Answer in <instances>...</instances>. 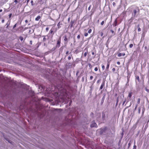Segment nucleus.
<instances>
[{
    "label": "nucleus",
    "instance_id": "f257e3e1",
    "mask_svg": "<svg viewBox=\"0 0 149 149\" xmlns=\"http://www.w3.org/2000/svg\"><path fill=\"white\" fill-rule=\"evenodd\" d=\"M68 95L67 91L65 89H61L59 92V97L63 100H64Z\"/></svg>",
    "mask_w": 149,
    "mask_h": 149
},
{
    "label": "nucleus",
    "instance_id": "f03ea898",
    "mask_svg": "<svg viewBox=\"0 0 149 149\" xmlns=\"http://www.w3.org/2000/svg\"><path fill=\"white\" fill-rule=\"evenodd\" d=\"M140 9L139 7L136 6L132 10V16L134 17L136 16V13H140Z\"/></svg>",
    "mask_w": 149,
    "mask_h": 149
},
{
    "label": "nucleus",
    "instance_id": "7ed1b4c3",
    "mask_svg": "<svg viewBox=\"0 0 149 149\" xmlns=\"http://www.w3.org/2000/svg\"><path fill=\"white\" fill-rule=\"evenodd\" d=\"M61 43V37L59 39L57 40V43L56 44V47H59L60 46Z\"/></svg>",
    "mask_w": 149,
    "mask_h": 149
},
{
    "label": "nucleus",
    "instance_id": "20e7f679",
    "mask_svg": "<svg viewBox=\"0 0 149 149\" xmlns=\"http://www.w3.org/2000/svg\"><path fill=\"white\" fill-rule=\"evenodd\" d=\"M86 51V52L84 54L83 56L84 57H86L87 55V54L88 53V49L87 48H86L84 49V51Z\"/></svg>",
    "mask_w": 149,
    "mask_h": 149
},
{
    "label": "nucleus",
    "instance_id": "39448f33",
    "mask_svg": "<svg viewBox=\"0 0 149 149\" xmlns=\"http://www.w3.org/2000/svg\"><path fill=\"white\" fill-rule=\"evenodd\" d=\"M97 127V124L95 123H92L91 125V127Z\"/></svg>",
    "mask_w": 149,
    "mask_h": 149
},
{
    "label": "nucleus",
    "instance_id": "423d86ee",
    "mask_svg": "<svg viewBox=\"0 0 149 149\" xmlns=\"http://www.w3.org/2000/svg\"><path fill=\"white\" fill-rule=\"evenodd\" d=\"M104 85H105V81H103L102 82V84L100 87V90H102L103 88V87L104 86Z\"/></svg>",
    "mask_w": 149,
    "mask_h": 149
},
{
    "label": "nucleus",
    "instance_id": "0eeeda50",
    "mask_svg": "<svg viewBox=\"0 0 149 149\" xmlns=\"http://www.w3.org/2000/svg\"><path fill=\"white\" fill-rule=\"evenodd\" d=\"M74 22H75V21L74 20H72L71 21V22L70 23V27L71 28H72V27H73V25L74 23Z\"/></svg>",
    "mask_w": 149,
    "mask_h": 149
},
{
    "label": "nucleus",
    "instance_id": "6e6552de",
    "mask_svg": "<svg viewBox=\"0 0 149 149\" xmlns=\"http://www.w3.org/2000/svg\"><path fill=\"white\" fill-rule=\"evenodd\" d=\"M125 55V53H120L118 54V57H120L122 56H124Z\"/></svg>",
    "mask_w": 149,
    "mask_h": 149
},
{
    "label": "nucleus",
    "instance_id": "1a4fd4ad",
    "mask_svg": "<svg viewBox=\"0 0 149 149\" xmlns=\"http://www.w3.org/2000/svg\"><path fill=\"white\" fill-rule=\"evenodd\" d=\"M118 22L117 21V19L116 18L115 20L114 21V26H116L118 24H117Z\"/></svg>",
    "mask_w": 149,
    "mask_h": 149
},
{
    "label": "nucleus",
    "instance_id": "9d476101",
    "mask_svg": "<svg viewBox=\"0 0 149 149\" xmlns=\"http://www.w3.org/2000/svg\"><path fill=\"white\" fill-rule=\"evenodd\" d=\"M136 79L138 80V81L140 82V81L139 77V76H136Z\"/></svg>",
    "mask_w": 149,
    "mask_h": 149
},
{
    "label": "nucleus",
    "instance_id": "9b49d317",
    "mask_svg": "<svg viewBox=\"0 0 149 149\" xmlns=\"http://www.w3.org/2000/svg\"><path fill=\"white\" fill-rule=\"evenodd\" d=\"M40 18V16L38 15L35 18V20L37 21H38Z\"/></svg>",
    "mask_w": 149,
    "mask_h": 149
},
{
    "label": "nucleus",
    "instance_id": "f8f14e48",
    "mask_svg": "<svg viewBox=\"0 0 149 149\" xmlns=\"http://www.w3.org/2000/svg\"><path fill=\"white\" fill-rule=\"evenodd\" d=\"M132 92L129 93L128 95V97H129L130 98H131L132 97Z\"/></svg>",
    "mask_w": 149,
    "mask_h": 149
},
{
    "label": "nucleus",
    "instance_id": "ddd939ff",
    "mask_svg": "<svg viewBox=\"0 0 149 149\" xmlns=\"http://www.w3.org/2000/svg\"><path fill=\"white\" fill-rule=\"evenodd\" d=\"M109 67V63H108L106 67V70L107 71H108V69Z\"/></svg>",
    "mask_w": 149,
    "mask_h": 149
},
{
    "label": "nucleus",
    "instance_id": "4468645a",
    "mask_svg": "<svg viewBox=\"0 0 149 149\" xmlns=\"http://www.w3.org/2000/svg\"><path fill=\"white\" fill-rule=\"evenodd\" d=\"M60 23L61 22H60L58 23L57 24V26H58V29H59L60 28V27H61V26H60V25H62V24H61Z\"/></svg>",
    "mask_w": 149,
    "mask_h": 149
},
{
    "label": "nucleus",
    "instance_id": "2eb2a0df",
    "mask_svg": "<svg viewBox=\"0 0 149 149\" xmlns=\"http://www.w3.org/2000/svg\"><path fill=\"white\" fill-rule=\"evenodd\" d=\"M64 40L65 41V42H68V38H67V36L66 35H65L64 36Z\"/></svg>",
    "mask_w": 149,
    "mask_h": 149
},
{
    "label": "nucleus",
    "instance_id": "dca6fc26",
    "mask_svg": "<svg viewBox=\"0 0 149 149\" xmlns=\"http://www.w3.org/2000/svg\"><path fill=\"white\" fill-rule=\"evenodd\" d=\"M140 98H138L137 99V104H139L140 103Z\"/></svg>",
    "mask_w": 149,
    "mask_h": 149
},
{
    "label": "nucleus",
    "instance_id": "f3484780",
    "mask_svg": "<svg viewBox=\"0 0 149 149\" xmlns=\"http://www.w3.org/2000/svg\"><path fill=\"white\" fill-rule=\"evenodd\" d=\"M135 141L134 143V146H133V149H136V146L135 145Z\"/></svg>",
    "mask_w": 149,
    "mask_h": 149
},
{
    "label": "nucleus",
    "instance_id": "a211bd4d",
    "mask_svg": "<svg viewBox=\"0 0 149 149\" xmlns=\"http://www.w3.org/2000/svg\"><path fill=\"white\" fill-rule=\"evenodd\" d=\"M42 36L44 37V38H43V41L44 42H45L46 40V38H45V37L46 36Z\"/></svg>",
    "mask_w": 149,
    "mask_h": 149
},
{
    "label": "nucleus",
    "instance_id": "6ab92c4d",
    "mask_svg": "<svg viewBox=\"0 0 149 149\" xmlns=\"http://www.w3.org/2000/svg\"><path fill=\"white\" fill-rule=\"evenodd\" d=\"M89 67L90 69H91L93 67V66L90 63L88 64Z\"/></svg>",
    "mask_w": 149,
    "mask_h": 149
},
{
    "label": "nucleus",
    "instance_id": "aec40b11",
    "mask_svg": "<svg viewBox=\"0 0 149 149\" xmlns=\"http://www.w3.org/2000/svg\"><path fill=\"white\" fill-rule=\"evenodd\" d=\"M138 26L139 27V28L138 29V31L139 32L141 31V28L139 27V25H138Z\"/></svg>",
    "mask_w": 149,
    "mask_h": 149
},
{
    "label": "nucleus",
    "instance_id": "412c9836",
    "mask_svg": "<svg viewBox=\"0 0 149 149\" xmlns=\"http://www.w3.org/2000/svg\"><path fill=\"white\" fill-rule=\"evenodd\" d=\"M105 117V114L104 113H102V118H104Z\"/></svg>",
    "mask_w": 149,
    "mask_h": 149
},
{
    "label": "nucleus",
    "instance_id": "4be33fe9",
    "mask_svg": "<svg viewBox=\"0 0 149 149\" xmlns=\"http://www.w3.org/2000/svg\"><path fill=\"white\" fill-rule=\"evenodd\" d=\"M111 31L112 33L114 34V35L115 34V33L114 32V31H113V30H111Z\"/></svg>",
    "mask_w": 149,
    "mask_h": 149
},
{
    "label": "nucleus",
    "instance_id": "5701e85b",
    "mask_svg": "<svg viewBox=\"0 0 149 149\" xmlns=\"http://www.w3.org/2000/svg\"><path fill=\"white\" fill-rule=\"evenodd\" d=\"M133 46V45L132 44H130L129 45V47L130 48H132Z\"/></svg>",
    "mask_w": 149,
    "mask_h": 149
},
{
    "label": "nucleus",
    "instance_id": "b1692460",
    "mask_svg": "<svg viewBox=\"0 0 149 149\" xmlns=\"http://www.w3.org/2000/svg\"><path fill=\"white\" fill-rule=\"evenodd\" d=\"M91 31H92L91 29H90L88 31V33H91Z\"/></svg>",
    "mask_w": 149,
    "mask_h": 149
},
{
    "label": "nucleus",
    "instance_id": "393cba45",
    "mask_svg": "<svg viewBox=\"0 0 149 149\" xmlns=\"http://www.w3.org/2000/svg\"><path fill=\"white\" fill-rule=\"evenodd\" d=\"M118 98L117 99V101H116V106H117L118 104Z\"/></svg>",
    "mask_w": 149,
    "mask_h": 149
},
{
    "label": "nucleus",
    "instance_id": "a878e982",
    "mask_svg": "<svg viewBox=\"0 0 149 149\" xmlns=\"http://www.w3.org/2000/svg\"><path fill=\"white\" fill-rule=\"evenodd\" d=\"M31 4L32 6H33L34 5L33 1H32V0L31 1Z\"/></svg>",
    "mask_w": 149,
    "mask_h": 149
},
{
    "label": "nucleus",
    "instance_id": "bb28decb",
    "mask_svg": "<svg viewBox=\"0 0 149 149\" xmlns=\"http://www.w3.org/2000/svg\"><path fill=\"white\" fill-rule=\"evenodd\" d=\"M104 21H102L101 23V25H104Z\"/></svg>",
    "mask_w": 149,
    "mask_h": 149
},
{
    "label": "nucleus",
    "instance_id": "cd10ccee",
    "mask_svg": "<svg viewBox=\"0 0 149 149\" xmlns=\"http://www.w3.org/2000/svg\"><path fill=\"white\" fill-rule=\"evenodd\" d=\"M93 76H90V80H91L93 79Z\"/></svg>",
    "mask_w": 149,
    "mask_h": 149
},
{
    "label": "nucleus",
    "instance_id": "c85d7f7f",
    "mask_svg": "<svg viewBox=\"0 0 149 149\" xmlns=\"http://www.w3.org/2000/svg\"><path fill=\"white\" fill-rule=\"evenodd\" d=\"M53 31L52 30H50L49 31V33L52 34L53 33Z\"/></svg>",
    "mask_w": 149,
    "mask_h": 149
},
{
    "label": "nucleus",
    "instance_id": "c756f323",
    "mask_svg": "<svg viewBox=\"0 0 149 149\" xmlns=\"http://www.w3.org/2000/svg\"><path fill=\"white\" fill-rule=\"evenodd\" d=\"M88 35V33H84V36L86 37Z\"/></svg>",
    "mask_w": 149,
    "mask_h": 149
},
{
    "label": "nucleus",
    "instance_id": "7c9ffc66",
    "mask_svg": "<svg viewBox=\"0 0 149 149\" xmlns=\"http://www.w3.org/2000/svg\"><path fill=\"white\" fill-rule=\"evenodd\" d=\"M94 70L95 71H97L98 70L97 68V67H95L94 69Z\"/></svg>",
    "mask_w": 149,
    "mask_h": 149
},
{
    "label": "nucleus",
    "instance_id": "2f4dec72",
    "mask_svg": "<svg viewBox=\"0 0 149 149\" xmlns=\"http://www.w3.org/2000/svg\"><path fill=\"white\" fill-rule=\"evenodd\" d=\"M102 68L103 70H104L105 69V66L104 65H102Z\"/></svg>",
    "mask_w": 149,
    "mask_h": 149
},
{
    "label": "nucleus",
    "instance_id": "473e14b6",
    "mask_svg": "<svg viewBox=\"0 0 149 149\" xmlns=\"http://www.w3.org/2000/svg\"><path fill=\"white\" fill-rule=\"evenodd\" d=\"M113 6H116V4L115 2H113Z\"/></svg>",
    "mask_w": 149,
    "mask_h": 149
},
{
    "label": "nucleus",
    "instance_id": "72a5a7b5",
    "mask_svg": "<svg viewBox=\"0 0 149 149\" xmlns=\"http://www.w3.org/2000/svg\"><path fill=\"white\" fill-rule=\"evenodd\" d=\"M91 5H90L89 7H88V10H90L91 9Z\"/></svg>",
    "mask_w": 149,
    "mask_h": 149
},
{
    "label": "nucleus",
    "instance_id": "f704fd0d",
    "mask_svg": "<svg viewBox=\"0 0 149 149\" xmlns=\"http://www.w3.org/2000/svg\"><path fill=\"white\" fill-rule=\"evenodd\" d=\"M49 28L48 27L46 28V29H45L46 31L47 32L49 30Z\"/></svg>",
    "mask_w": 149,
    "mask_h": 149
},
{
    "label": "nucleus",
    "instance_id": "c9c22d12",
    "mask_svg": "<svg viewBox=\"0 0 149 149\" xmlns=\"http://www.w3.org/2000/svg\"><path fill=\"white\" fill-rule=\"evenodd\" d=\"M123 132H124V131H123V132H122V133H121V135L122 136V138L123 137V135H124Z\"/></svg>",
    "mask_w": 149,
    "mask_h": 149
},
{
    "label": "nucleus",
    "instance_id": "e433bc0d",
    "mask_svg": "<svg viewBox=\"0 0 149 149\" xmlns=\"http://www.w3.org/2000/svg\"><path fill=\"white\" fill-rule=\"evenodd\" d=\"M12 15V13H10L9 14V18H10L11 17Z\"/></svg>",
    "mask_w": 149,
    "mask_h": 149
},
{
    "label": "nucleus",
    "instance_id": "4c0bfd02",
    "mask_svg": "<svg viewBox=\"0 0 149 149\" xmlns=\"http://www.w3.org/2000/svg\"><path fill=\"white\" fill-rule=\"evenodd\" d=\"M126 102V100H125L123 102V104H122V105L123 106L124 104H125V102Z\"/></svg>",
    "mask_w": 149,
    "mask_h": 149
},
{
    "label": "nucleus",
    "instance_id": "58836bf2",
    "mask_svg": "<svg viewBox=\"0 0 149 149\" xmlns=\"http://www.w3.org/2000/svg\"><path fill=\"white\" fill-rule=\"evenodd\" d=\"M100 34H101V36H102L103 35V32H101Z\"/></svg>",
    "mask_w": 149,
    "mask_h": 149
},
{
    "label": "nucleus",
    "instance_id": "ea45409f",
    "mask_svg": "<svg viewBox=\"0 0 149 149\" xmlns=\"http://www.w3.org/2000/svg\"><path fill=\"white\" fill-rule=\"evenodd\" d=\"M112 70L113 72H115L116 70L115 68H113L112 69Z\"/></svg>",
    "mask_w": 149,
    "mask_h": 149
},
{
    "label": "nucleus",
    "instance_id": "a19ab883",
    "mask_svg": "<svg viewBox=\"0 0 149 149\" xmlns=\"http://www.w3.org/2000/svg\"><path fill=\"white\" fill-rule=\"evenodd\" d=\"M80 38V36L79 35H78L77 36V39H79Z\"/></svg>",
    "mask_w": 149,
    "mask_h": 149
},
{
    "label": "nucleus",
    "instance_id": "79ce46f5",
    "mask_svg": "<svg viewBox=\"0 0 149 149\" xmlns=\"http://www.w3.org/2000/svg\"><path fill=\"white\" fill-rule=\"evenodd\" d=\"M138 104H136V105L135 108V110H136L137 108V107H138Z\"/></svg>",
    "mask_w": 149,
    "mask_h": 149
},
{
    "label": "nucleus",
    "instance_id": "37998d69",
    "mask_svg": "<svg viewBox=\"0 0 149 149\" xmlns=\"http://www.w3.org/2000/svg\"><path fill=\"white\" fill-rule=\"evenodd\" d=\"M100 79L98 80L97 82V84L99 83L100 82Z\"/></svg>",
    "mask_w": 149,
    "mask_h": 149
},
{
    "label": "nucleus",
    "instance_id": "c03bdc74",
    "mask_svg": "<svg viewBox=\"0 0 149 149\" xmlns=\"http://www.w3.org/2000/svg\"><path fill=\"white\" fill-rule=\"evenodd\" d=\"M14 2L16 4L18 2L17 0H15Z\"/></svg>",
    "mask_w": 149,
    "mask_h": 149
},
{
    "label": "nucleus",
    "instance_id": "a18cd8bd",
    "mask_svg": "<svg viewBox=\"0 0 149 149\" xmlns=\"http://www.w3.org/2000/svg\"><path fill=\"white\" fill-rule=\"evenodd\" d=\"M68 59L69 60H70L71 59V57L70 56H69L68 58Z\"/></svg>",
    "mask_w": 149,
    "mask_h": 149
},
{
    "label": "nucleus",
    "instance_id": "49530a36",
    "mask_svg": "<svg viewBox=\"0 0 149 149\" xmlns=\"http://www.w3.org/2000/svg\"><path fill=\"white\" fill-rule=\"evenodd\" d=\"M146 90L148 93H149V89L146 88Z\"/></svg>",
    "mask_w": 149,
    "mask_h": 149
},
{
    "label": "nucleus",
    "instance_id": "de8ad7c7",
    "mask_svg": "<svg viewBox=\"0 0 149 149\" xmlns=\"http://www.w3.org/2000/svg\"><path fill=\"white\" fill-rule=\"evenodd\" d=\"M70 17H69L68 19V21L69 22L70 21Z\"/></svg>",
    "mask_w": 149,
    "mask_h": 149
},
{
    "label": "nucleus",
    "instance_id": "09e8293b",
    "mask_svg": "<svg viewBox=\"0 0 149 149\" xmlns=\"http://www.w3.org/2000/svg\"><path fill=\"white\" fill-rule=\"evenodd\" d=\"M117 64L118 65H119L120 64V62L119 61H118L117 62Z\"/></svg>",
    "mask_w": 149,
    "mask_h": 149
},
{
    "label": "nucleus",
    "instance_id": "8fccbe9b",
    "mask_svg": "<svg viewBox=\"0 0 149 149\" xmlns=\"http://www.w3.org/2000/svg\"><path fill=\"white\" fill-rule=\"evenodd\" d=\"M130 145H131L130 143H129L128 144V147H130Z\"/></svg>",
    "mask_w": 149,
    "mask_h": 149
},
{
    "label": "nucleus",
    "instance_id": "3c124183",
    "mask_svg": "<svg viewBox=\"0 0 149 149\" xmlns=\"http://www.w3.org/2000/svg\"><path fill=\"white\" fill-rule=\"evenodd\" d=\"M27 4L29 1V0H26Z\"/></svg>",
    "mask_w": 149,
    "mask_h": 149
},
{
    "label": "nucleus",
    "instance_id": "603ef678",
    "mask_svg": "<svg viewBox=\"0 0 149 149\" xmlns=\"http://www.w3.org/2000/svg\"><path fill=\"white\" fill-rule=\"evenodd\" d=\"M30 44L32 45V41L31 40L30 41Z\"/></svg>",
    "mask_w": 149,
    "mask_h": 149
},
{
    "label": "nucleus",
    "instance_id": "864d4df0",
    "mask_svg": "<svg viewBox=\"0 0 149 149\" xmlns=\"http://www.w3.org/2000/svg\"><path fill=\"white\" fill-rule=\"evenodd\" d=\"M42 0H39V2H40V4L42 3H41L42 2Z\"/></svg>",
    "mask_w": 149,
    "mask_h": 149
},
{
    "label": "nucleus",
    "instance_id": "5fc2aeb1",
    "mask_svg": "<svg viewBox=\"0 0 149 149\" xmlns=\"http://www.w3.org/2000/svg\"><path fill=\"white\" fill-rule=\"evenodd\" d=\"M23 37H21V38H20V40H21V41H22V40H23Z\"/></svg>",
    "mask_w": 149,
    "mask_h": 149
},
{
    "label": "nucleus",
    "instance_id": "6e6d98bb",
    "mask_svg": "<svg viewBox=\"0 0 149 149\" xmlns=\"http://www.w3.org/2000/svg\"><path fill=\"white\" fill-rule=\"evenodd\" d=\"M25 22L26 23H27L28 22V20H26L25 21Z\"/></svg>",
    "mask_w": 149,
    "mask_h": 149
},
{
    "label": "nucleus",
    "instance_id": "4d7b16f0",
    "mask_svg": "<svg viewBox=\"0 0 149 149\" xmlns=\"http://www.w3.org/2000/svg\"><path fill=\"white\" fill-rule=\"evenodd\" d=\"M2 23H3L4 22V19H3L2 20Z\"/></svg>",
    "mask_w": 149,
    "mask_h": 149
},
{
    "label": "nucleus",
    "instance_id": "13d9d810",
    "mask_svg": "<svg viewBox=\"0 0 149 149\" xmlns=\"http://www.w3.org/2000/svg\"><path fill=\"white\" fill-rule=\"evenodd\" d=\"M69 52L68 51H67L66 52V54L67 55L68 54Z\"/></svg>",
    "mask_w": 149,
    "mask_h": 149
},
{
    "label": "nucleus",
    "instance_id": "bf43d9fd",
    "mask_svg": "<svg viewBox=\"0 0 149 149\" xmlns=\"http://www.w3.org/2000/svg\"><path fill=\"white\" fill-rule=\"evenodd\" d=\"M92 54L93 55H95V53L94 52H92Z\"/></svg>",
    "mask_w": 149,
    "mask_h": 149
},
{
    "label": "nucleus",
    "instance_id": "052dcab7",
    "mask_svg": "<svg viewBox=\"0 0 149 149\" xmlns=\"http://www.w3.org/2000/svg\"><path fill=\"white\" fill-rule=\"evenodd\" d=\"M16 24H15L14 26H13V28H15V27H16Z\"/></svg>",
    "mask_w": 149,
    "mask_h": 149
},
{
    "label": "nucleus",
    "instance_id": "680f3d73",
    "mask_svg": "<svg viewBox=\"0 0 149 149\" xmlns=\"http://www.w3.org/2000/svg\"><path fill=\"white\" fill-rule=\"evenodd\" d=\"M145 49H147V47H146V46H145Z\"/></svg>",
    "mask_w": 149,
    "mask_h": 149
},
{
    "label": "nucleus",
    "instance_id": "e2e57ef3",
    "mask_svg": "<svg viewBox=\"0 0 149 149\" xmlns=\"http://www.w3.org/2000/svg\"><path fill=\"white\" fill-rule=\"evenodd\" d=\"M2 11V9L0 10V12H1Z\"/></svg>",
    "mask_w": 149,
    "mask_h": 149
},
{
    "label": "nucleus",
    "instance_id": "0e129e2a",
    "mask_svg": "<svg viewBox=\"0 0 149 149\" xmlns=\"http://www.w3.org/2000/svg\"><path fill=\"white\" fill-rule=\"evenodd\" d=\"M95 79L94 81H93V82L94 83L95 82Z\"/></svg>",
    "mask_w": 149,
    "mask_h": 149
},
{
    "label": "nucleus",
    "instance_id": "69168bd1",
    "mask_svg": "<svg viewBox=\"0 0 149 149\" xmlns=\"http://www.w3.org/2000/svg\"><path fill=\"white\" fill-rule=\"evenodd\" d=\"M55 49V48H54V49L53 48V49H53V50H54Z\"/></svg>",
    "mask_w": 149,
    "mask_h": 149
},
{
    "label": "nucleus",
    "instance_id": "338daca9",
    "mask_svg": "<svg viewBox=\"0 0 149 149\" xmlns=\"http://www.w3.org/2000/svg\"><path fill=\"white\" fill-rule=\"evenodd\" d=\"M99 20H97V22H99Z\"/></svg>",
    "mask_w": 149,
    "mask_h": 149
},
{
    "label": "nucleus",
    "instance_id": "774afa93",
    "mask_svg": "<svg viewBox=\"0 0 149 149\" xmlns=\"http://www.w3.org/2000/svg\"><path fill=\"white\" fill-rule=\"evenodd\" d=\"M77 49H76L75 50V52H76V51H77Z\"/></svg>",
    "mask_w": 149,
    "mask_h": 149
}]
</instances>
